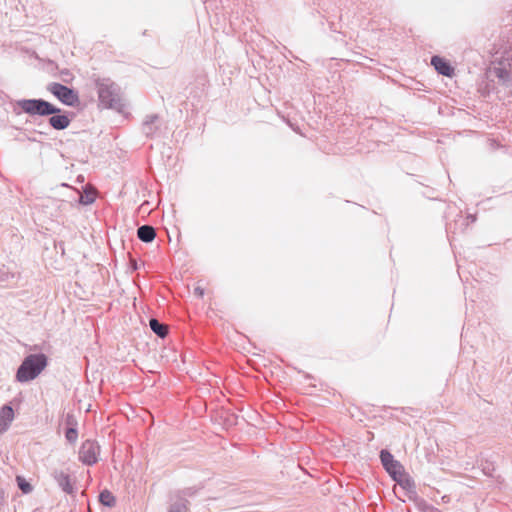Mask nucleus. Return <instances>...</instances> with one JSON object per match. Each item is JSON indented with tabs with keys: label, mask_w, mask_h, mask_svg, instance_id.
Returning <instances> with one entry per match:
<instances>
[{
	"label": "nucleus",
	"mask_w": 512,
	"mask_h": 512,
	"mask_svg": "<svg viewBox=\"0 0 512 512\" xmlns=\"http://www.w3.org/2000/svg\"><path fill=\"white\" fill-rule=\"evenodd\" d=\"M47 366V358L44 354H31L27 356L19 366L16 379L21 383L34 380Z\"/></svg>",
	"instance_id": "nucleus-1"
},
{
	"label": "nucleus",
	"mask_w": 512,
	"mask_h": 512,
	"mask_svg": "<svg viewBox=\"0 0 512 512\" xmlns=\"http://www.w3.org/2000/svg\"><path fill=\"white\" fill-rule=\"evenodd\" d=\"M97 86L99 100L105 107L116 109L122 107L120 88L115 83L109 79H103L98 81Z\"/></svg>",
	"instance_id": "nucleus-2"
},
{
	"label": "nucleus",
	"mask_w": 512,
	"mask_h": 512,
	"mask_svg": "<svg viewBox=\"0 0 512 512\" xmlns=\"http://www.w3.org/2000/svg\"><path fill=\"white\" fill-rule=\"evenodd\" d=\"M17 106L20 107L23 112L31 116H46L60 111L55 106L42 99H22L17 101Z\"/></svg>",
	"instance_id": "nucleus-3"
},
{
	"label": "nucleus",
	"mask_w": 512,
	"mask_h": 512,
	"mask_svg": "<svg viewBox=\"0 0 512 512\" xmlns=\"http://www.w3.org/2000/svg\"><path fill=\"white\" fill-rule=\"evenodd\" d=\"M49 91L66 105L73 106L78 101L77 94L67 86L59 83H52Z\"/></svg>",
	"instance_id": "nucleus-4"
},
{
	"label": "nucleus",
	"mask_w": 512,
	"mask_h": 512,
	"mask_svg": "<svg viewBox=\"0 0 512 512\" xmlns=\"http://www.w3.org/2000/svg\"><path fill=\"white\" fill-rule=\"evenodd\" d=\"M100 447L94 441H85L79 451L80 460L87 465L95 464L98 461Z\"/></svg>",
	"instance_id": "nucleus-5"
},
{
	"label": "nucleus",
	"mask_w": 512,
	"mask_h": 512,
	"mask_svg": "<svg viewBox=\"0 0 512 512\" xmlns=\"http://www.w3.org/2000/svg\"><path fill=\"white\" fill-rule=\"evenodd\" d=\"M380 458L385 470L391 477L399 474V472L404 469L403 466L394 459L393 455L386 450L381 451Z\"/></svg>",
	"instance_id": "nucleus-6"
},
{
	"label": "nucleus",
	"mask_w": 512,
	"mask_h": 512,
	"mask_svg": "<svg viewBox=\"0 0 512 512\" xmlns=\"http://www.w3.org/2000/svg\"><path fill=\"white\" fill-rule=\"evenodd\" d=\"M14 420V410L10 405L0 408V434L6 432Z\"/></svg>",
	"instance_id": "nucleus-7"
},
{
	"label": "nucleus",
	"mask_w": 512,
	"mask_h": 512,
	"mask_svg": "<svg viewBox=\"0 0 512 512\" xmlns=\"http://www.w3.org/2000/svg\"><path fill=\"white\" fill-rule=\"evenodd\" d=\"M431 64L434 66L435 70L444 76L451 77L453 75L454 69L451 67L448 61L445 59L434 56L431 59Z\"/></svg>",
	"instance_id": "nucleus-8"
},
{
	"label": "nucleus",
	"mask_w": 512,
	"mask_h": 512,
	"mask_svg": "<svg viewBox=\"0 0 512 512\" xmlns=\"http://www.w3.org/2000/svg\"><path fill=\"white\" fill-rule=\"evenodd\" d=\"M407 492H414L415 484L413 479L403 470L392 477Z\"/></svg>",
	"instance_id": "nucleus-9"
},
{
	"label": "nucleus",
	"mask_w": 512,
	"mask_h": 512,
	"mask_svg": "<svg viewBox=\"0 0 512 512\" xmlns=\"http://www.w3.org/2000/svg\"><path fill=\"white\" fill-rule=\"evenodd\" d=\"M52 116L49 119L50 125L57 130H63L67 128L70 124V119L66 115L60 114H51Z\"/></svg>",
	"instance_id": "nucleus-10"
},
{
	"label": "nucleus",
	"mask_w": 512,
	"mask_h": 512,
	"mask_svg": "<svg viewBox=\"0 0 512 512\" xmlns=\"http://www.w3.org/2000/svg\"><path fill=\"white\" fill-rule=\"evenodd\" d=\"M54 478H55L56 482L58 483V485L63 489V491H65L67 493L72 492L73 487L70 483V478L67 473H65L64 471H56L54 473Z\"/></svg>",
	"instance_id": "nucleus-11"
},
{
	"label": "nucleus",
	"mask_w": 512,
	"mask_h": 512,
	"mask_svg": "<svg viewBox=\"0 0 512 512\" xmlns=\"http://www.w3.org/2000/svg\"><path fill=\"white\" fill-rule=\"evenodd\" d=\"M137 235L141 241L149 243L154 240L156 232L152 226L143 225L138 228Z\"/></svg>",
	"instance_id": "nucleus-12"
},
{
	"label": "nucleus",
	"mask_w": 512,
	"mask_h": 512,
	"mask_svg": "<svg viewBox=\"0 0 512 512\" xmlns=\"http://www.w3.org/2000/svg\"><path fill=\"white\" fill-rule=\"evenodd\" d=\"M149 325L151 330L159 337L164 338L167 335V326L159 323L158 320L151 319Z\"/></svg>",
	"instance_id": "nucleus-13"
},
{
	"label": "nucleus",
	"mask_w": 512,
	"mask_h": 512,
	"mask_svg": "<svg viewBox=\"0 0 512 512\" xmlns=\"http://www.w3.org/2000/svg\"><path fill=\"white\" fill-rule=\"evenodd\" d=\"M100 502L105 506L111 507L115 503V498L109 491H103L100 494Z\"/></svg>",
	"instance_id": "nucleus-14"
},
{
	"label": "nucleus",
	"mask_w": 512,
	"mask_h": 512,
	"mask_svg": "<svg viewBox=\"0 0 512 512\" xmlns=\"http://www.w3.org/2000/svg\"><path fill=\"white\" fill-rule=\"evenodd\" d=\"M17 483L22 492L30 493L32 491V486L28 482H26L24 478L18 476Z\"/></svg>",
	"instance_id": "nucleus-15"
},
{
	"label": "nucleus",
	"mask_w": 512,
	"mask_h": 512,
	"mask_svg": "<svg viewBox=\"0 0 512 512\" xmlns=\"http://www.w3.org/2000/svg\"><path fill=\"white\" fill-rule=\"evenodd\" d=\"M65 437H66L68 442L75 443L77 441V438H78V432H77V430L75 428H69L66 431Z\"/></svg>",
	"instance_id": "nucleus-16"
},
{
	"label": "nucleus",
	"mask_w": 512,
	"mask_h": 512,
	"mask_svg": "<svg viewBox=\"0 0 512 512\" xmlns=\"http://www.w3.org/2000/svg\"><path fill=\"white\" fill-rule=\"evenodd\" d=\"M94 200L95 194L93 192H86L84 195H81L80 197V202L85 205L93 203Z\"/></svg>",
	"instance_id": "nucleus-17"
},
{
	"label": "nucleus",
	"mask_w": 512,
	"mask_h": 512,
	"mask_svg": "<svg viewBox=\"0 0 512 512\" xmlns=\"http://www.w3.org/2000/svg\"><path fill=\"white\" fill-rule=\"evenodd\" d=\"M194 294L199 297V298H202L204 296V288L201 287V286H196L194 288Z\"/></svg>",
	"instance_id": "nucleus-18"
},
{
	"label": "nucleus",
	"mask_w": 512,
	"mask_h": 512,
	"mask_svg": "<svg viewBox=\"0 0 512 512\" xmlns=\"http://www.w3.org/2000/svg\"><path fill=\"white\" fill-rule=\"evenodd\" d=\"M169 512H184V507L180 505L172 506Z\"/></svg>",
	"instance_id": "nucleus-19"
}]
</instances>
